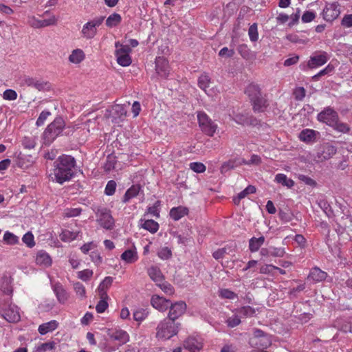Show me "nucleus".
<instances>
[{
  "mask_svg": "<svg viewBox=\"0 0 352 352\" xmlns=\"http://www.w3.org/2000/svg\"><path fill=\"white\" fill-rule=\"evenodd\" d=\"M75 166L76 160L71 155L59 156L54 162V168L50 177L53 182L62 184L74 176Z\"/></svg>",
  "mask_w": 352,
  "mask_h": 352,
  "instance_id": "1",
  "label": "nucleus"
},
{
  "mask_svg": "<svg viewBox=\"0 0 352 352\" xmlns=\"http://www.w3.org/2000/svg\"><path fill=\"white\" fill-rule=\"evenodd\" d=\"M181 324L168 318H164L159 322L156 327L155 337L159 340H168L176 336Z\"/></svg>",
  "mask_w": 352,
  "mask_h": 352,
  "instance_id": "2",
  "label": "nucleus"
},
{
  "mask_svg": "<svg viewBox=\"0 0 352 352\" xmlns=\"http://www.w3.org/2000/svg\"><path fill=\"white\" fill-rule=\"evenodd\" d=\"M65 121L60 117H57L51 122L43 132V136L45 144H50L62 133L65 127Z\"/></svg>",
  "mask_w": 352,
  "mask_h": 352,
  "instance_id": "3",
  "label": "nucleus"
},
{
  "mask_svg": "<svg viewBox=\"0 0 352 352\" xmlns=\"http://www.w3.org/2000/svg\"><path fill=\"white\" fill-rule=\"evenodd\" d=\"M104 20V16H100L86 22L80 31L81 36L86 40L94 38L98 34V28L102 24Z\"/></svg>",
  "mask_w": 352,
  "mask_h": 352,
  "instance_id": "4",
  "label": "nucleus"
},
{
  "mask_svg": "<svg viewBox=\"0 0 352 352\" xmlns=\"http://www.w3.org/2000/svg\"><path fill=\"white\" fill-rule=\"evenodd\" d=\"M96 221L104 229L111 230L115 226V220L109 209L104 207L98 208L96 212Z\"/></svg>",
  "mask_w": 352,
  "mask_h": 352,
  "instance_id": "5",
  "label": "nucleus"
},
{
  "mask_svg": "<svg viewBox=\"0 0 352 352\" xmlns=\"http://www.w3.org/2000/svg\"><path fill=\"white\" fill-rule=\"evenodd\" d=\"M16 84L21 87H33L38 91H43L48 88V82L37 78H33L27 75L19 76L16 80Z\"/></svg>",
  "mask_w": 352,
  "mask_h": 352,
  "instance_id": "6",
  "label": "nucleus"
},
{
  "mask_svg": "<svg viewBox=\"0 0 352 352\" xmlns=\"http://www.w3.org/2000/svg\"><path fill=\"white\" fill-rule=\"evenodd\" d=\"M127 111L122 104H115L106 110L104 118L111 122L119 124L126 117Z\"/></svg>",
  "mask_w": 352,
  "mask_h": 352,
  "instance_id": "7",
  "label": "nucleus"
},
{
  "mask_svg": "<svg viewBox=\"0 0 352 352\" xmlns=\"http://www.w3.org/2000/svg\"><path fill=\"white\" fill-rule=\"evenodd\" d=\"M197 119L202 131L208 136H213L217 128V124L204 111L198 112Z\"/></svg>",
  "mask_w": 352,
  "mask_h": 352,
  "instance_id": "8",
  "label": "nucleus"
},
{
  "mask_svg": "<svg viewBox=\"0 0 352 352\" xmlns=\"http://www.w3.org/2000/svg\"><path fill=\"white\" fill-rule=\"evenodd\" d=\"M339 116L336 111L331 107H327L317 115V120L322 123L332 127L338 120Z\"/></svg>",
  "mask_w": 352,
  "mask_h": 352,
  "instance_id": "9",
  "label": "nucleus"
},
{
  "mask_svg": "<svg viewBox=\"0 0 352 352\" xmlns=\"http://www.w3.org/2000/svg\"><path fill=\"white\" fill-rule=\"evenodd\" d=\"M336 148L330 144L329 143H325L320 146L316 152L315 155V160L318 162H322L330 158H331L336 153Z\"/></svg>",
  "mask_w": 352,
  "mask_h": 352,
  "instance_id": "10",
  "label": "nucleus"
},
{
  "mask_svg": "<svg viewBox=\"0 0 352 352\" xmlns=\"http://www.w3.org/2000/svg\"><path fill=\"white\" fill-rule=\"evenodd\" d=\"M329 55L327 52L320 51L318 54H314L310 56L307 62V67L310 69H315L324 65L329 60Z\"/></svg>",
  "mask_w": 352,
  "mask_h": 352,
  "instance_id": "11",
  "label": "nucleus"
},
{
  "mask_svg": "<svg viewBox=\"0 0 352 352\" xmlns=\"http://www.w3.org/2000/svg\"><path fill=\"white\" fill-rule=\"evenodd\" d=\"M2 309L3 311V317L7 321L9 322L19 321L21 316L17 306L12 303L8 305H4Z\"/></svg>",
  "mask_w": 352,
  "mask_h": 352,
  "instance_id": "12",
  "label": "nucleus"
},
{
  "mask_svg": "<svg viewBox=\"0 0 352 352\" xmlns=\"http://www.w3.org/2000/svg\"><path fill=\"white\" fill-rule=\"evenodd\" d=\"M170 310L166 318L175 321L182 316L186 310V304L184 301L176 302L174 304H170L169 307Z\"/></svg>",
  "mask_w": 352,
  "mask_h": 352,
  "instance_id": "13",
  "label": "nucleus"
},
{
  "mask_svg": "<svg viewBox=\"0 0 352 352\" xmlns=\"http://www.w3.org/2000/svg\"><path fill=\"white\" fill-rule=\"evenodd\" d=\"M28 24L34 28H41L55 25L56 19L54 16L46 19H39L34 16H29L27 21Z\"/></svg>",
  "mask_w": 352,
  "mask_h": 352,
  "instance_id": "14",
  "label": "nucleus"
},
{
  "mask_svg": "<svg viewBox=\"0 0 352 352\" xmlns=\"http://www.w3.org/2000/svg\"><path fill=\"white\" fill-rule=\"evenodd\" d=\"M340 14L339 5L336 3L327 4L323 9L322 16L326 21L332 22Z\"/></svg>",
  "mask_w": 352,
  "mask_h": 352,
  "instance_id": "15",
  "label": "nucleus"
},
{
  "mask_svg": "<svg viewBox=\"0 0 352 352\" xmlns=\"http://www.w3.org/2000/svg\"><path fill=\"white\" fill-rule=\"evenodd\" d=\"M155 70L160 76L166 78L170 74L168 61L164 57H157L155 58Z\"/></svg>",
  "mask_w": 352,
  "mask_h": 352,
  "instance_id": "16",
  "label": "nucleus"
},
{
  "mask_svg": "<svg viewBox=\"0 0 352 352\" xmlns=\"http://www.w3.org/2000/svg\"><path fill=\"white\" fill-rule=\"evenodd\" d=\"M170 300L157 295H154L151 298V303L152 306L159 311H165L170 306Z\"/></svg>",
  "mask_w": 352,
  "mask_h": 352,
  "instance_id": "17",
  "label": "nucleus"
},
{
  "mask_svg": "<svg viewBox=\"0 0 352 352\" xmlns=\"http://www.w3.org/2000/svg\"><path fill=\"white\" fill-rule=\"evenodd\" d=\"M184 346L191 352H197L202 348L203 343L201 338L191 336L184 341Z\"/></svg>",
  "mask_w": 352,
  "mask_h": 352,
  "instance_id": "18",
  "label": "nucleus"
},
{
  "mask_svg": "<svg viewBox=\"0 0 352 352\" xmlns=\"http://www.w3.org/2000/svg\"><path fill=\"white\" fill-rule=\"evenodd\" d=\"M327 277V273L322 271L318 267L311 269L308 275V280H311L314 283H320L324 280Z\"/></svg>",
  "mask_w": 352,
  "mask_h": 352,
  "instance_id": "19",
  "label": "nucleus"
},
{
  "mask_svg": "<svg viewBox=\"0 0 352 352\" xmlns=\"http://www.w3.org/2000/svg\"><path fill=\"white\" fill-rule=\"evenodd\" d=\"M251 102L255 112H263L268 107L267 100L265 98V96H263V94L252 99Z\"/></svg>",
  "mask_w": 352,
  "mask_h": 352,
  "instance_id": "20",
  "label": "nucleus"
},
{
  "mask_svg": "<svg viewBox=\"0 0 352 352\" xmlns=\"http://www.w3.org/2000/svg\"><path fill=\"white\" fill-rule=\"evenodd\" d=\"M110 338L119 342L120 344H126L129 341V336L126 331L122 329H116L109 333Z\"/></svg>",
  "mask_w": 352,
  "mask_h": 352,
  "instance_id": "21",
  "label": "nucleus"
},
{
  "mask_svg": "<svg viewBox=\"0 0 352 352\" xmlns=\"http://www.w3.org/2000/svg\"><path fill=\"white\" fill-rule=\"evenodd\" d=\"M52 289L56 294L58 301L60 304H65L69 298V294L63 286L60 283H58L53 285Z\"/></svg>",
  "mask_w": 352,
  "mask_h": 352,
  "instance_id": "22",
  "label": "nucleus"
},
{
  "mask_svg": "<svg viewBox=\"0 0 352 352\" xmlns=\"http://www.w3.org/2000/svg\"><path fill=\"white\" fill-rule=\"evenodd\" d=\"M189 210L188 208L182 206L173 207L170 209L169 215L174 221H179L182 217L188 215Z\"/></svg>",
  "mask_w": 352,
  "mask_h": 352,
  "instance_id": "23",
  "label": "nucleus"
},
{
  "mask_svg": "<svg viewBox=\"0 0 352 352\" xmlns=\"http://www.w3.org/2000/svg\"><path fill=\"white\" fill-rule=\"evenodd\" d=\"M36 263L43 267H48L51 266L52 261L50 256L46 252L40 250L36 254Z\"/></svg>",
  "mask_w": 352,
  "mask_h": 352,
  "instance_id": "24",
  "label": "nucleus"
},
{
  "mask_svg": "<svg viewBox=\"0 0 352 352\" xmlns=\"http://www.w3.org/2000/svg\"><path fill=\"white\" fill-rule=\"evenodd\" d=\"M140 226L150 232L151 234L156 233L160 228L159 223L153 219H141L139 221Z\"/></svg>",
  "mask_w": 352,
  "mask_h": 352,
  "instance_id": "25",
  "label": "nucleus"
},
{
  "mask_svg": "<svg viewBox=\"0 0 352 352\" xmlns=\"http://www.w3.org/2000/svg\"><path fill=\"white\" fill-rule=\"evenodd\" d=\"M148 275L151 279L154 281L156 285L160 284L164 280V276L162 274L160 269L157 266H151L148 269Z\"/></svg>",
  "mask_w": 352,
  "mask_h": 352,
  "instance_id": "26",
  "label": "nucleus"
},
{
  "mask_svg": "<svg viewBox=\"0 0 352 352\" xmlns=\"http://www.w3.org/2000/svg\"><path fill=\"white\" fill-rule=\"evenodd\" d=\"M113 283V278L111 276H107L104 278V280L99 285L98 290V294L100 296V298H107V291L108 288Z\"/></svg>",
  "mask_w": 352,
  "mask_h": 352,
  "instance_id": "27",
  "label": "nucleus"
},
{
  "mask_svg": "<svg viewBox=\"0 0 352 352\" xmlns=\"http://www.w3.org/2000/svg\"><path fill=\"white\" fill-rule=\"evenodd\" d=\"M122 261L127 263H133L138 259V252L135 248L125 250L120 256Z\"/></svg>",
  "mask_w": 352,
  "mask_h": 352,
  "instance_id": "28",
  "label": "nucleus"
},
{
  "mask_svg": "<svg viewBox=\"0 0 352 352\" xmlns=\"http://www.w3.org/2000/svg\"><path fill=\"white\" fill-rule=\"evenodd\" d=\"M85 58V54L81 49H75L72 51L69 56V61L73 64H79Z\"/></svg>",
  "mask_w": 352,
  "mask_h": 352,
  "instance_id": "29",
  "label": "nucleus"
},
{
  "mask_svg": "<svg viewBox=\"0 0 352 352\" xmlns=\"http://www.w3.org/2000/svg\"><path fill=\"white\" fill-rule=\"evenodd\" d=\"M245 94L248 96L251 101L252 99H254L262 94V92L259 85L252 82L247 86L245 90Z\"/></svg>",
  "mask_w": 352,
  "mask_h": 352,
  "instance_id": "30",
  "label": "nucleus"
},
{
  "mask_svg": "<svg viewBox=\"0 0 352 352\" xmlns=\"http://www.w3.org/2000/svg\"><path fill=\"white\" fill-rule=\"evenodd\" d=\"M141 189V187L138 184L132 185L125 192L122 198L123 203H127L132 198L136 197Z\"/></svg>",
  "mask_w": 352,
  "mask_h": 352,
  "instance_id": "31",
  "label": "nucleus"
},
{
  "mask_svg": "<svg viewBox=\"0 0 352 352\" xmlns=\"http://www.w3.org/2000/svg\"><path fill=\"white\" fill-rule=\"evenodd\" d=\"M298 138L300 141L310 143L315 140L316 139V131L312 129H303L298 135Z\"/></svg>",
  "mask_w": 352,
  "mask_h": 352,
  "instance_id": "32",
  "label": "nucleus"
},
{
  "mask_svg": "<svg viewBox=\"0 0 352 352\" xmlns=\"http://www.w3.org/2000/svg\"><path fill=\"white\" fill-rule=\"evenodd\" d=\"M58 323L56 320H52L50 322L43 323L38 327V331L40 334L45 335L46 333L55 330L58 327Z\"/></svg>",
  "mask_w": 352,
  "mask_h": 352,
  "instance_id": "33",
  "label": "nucleus"
},
{
  "mask_svg": "<svg viewBox=\"0 0 352 352\" xmlns=\"http://www.w3.org/2000/svg\"><path fill=\"white\" fill-rule=\"evenodd\" d=\"M254 192H256V188L254 186L249 185L236 197H233V202L235 205H239L241 199L246 197L248 195L253 194Z\"/></svg>",
  "mask_w": 352,
  "mask_h": 352,
  "instance_id": "34",
  "label": "nucleus"
},
{
  "mask_svg": "<svg viewBox=\"0 0 352 352\" xmlns=\"http://www.w3.org/2000/svg\"><path fill=\"white\" fill-rule=\"evenodd\" d=\"M265 242V237L260 236L258 238L252 237L249 241V248L252 252H257Z\"/></svg>",
  "mask_w": 352,
  "mask_h": 352,
  "instance_id": "35",
  "label": "nucleus"
},
{
  "mask_svg": "<svg viewBox=\"0 0 352 352\" xmlns=\"http://www.w3.org/2000/svg\"><path fill=\"white\" fill-rule=\"evenodd\" d=\"M274 181L284 186H287L289 188H291L294 186V182L292 179H289L286 175L283 173L277 174L275 176Z\"/></svg>",
  "mask_w": 352,
  "mask_h": 352,
  "instance_id": "36",
  "label": "nucleus"
},
{
  "mask_svg": "<svg viewBox=\"0 0 352 352\" xmlns=\"http://www.w3.org/2000/svg\"><path fill=\"white\" fill-rule=\"evenodd\" d=\"M122 21V17L120 14L113 13L106 19V25L108 28H113L118 26Z\"/></svg>",
  "mask_w": 352,
  "mask_h": 352,
  "instance_id": "37",
  "label": "nucleus"
},
{
  "mask_svg": "<svg viewBox=\"0 0 352 352\" xmlns=\"http://www.w3.org/2000/svg\"><path fill=\"white\" fill-rule=\"evenodd\" d=\"M78 232H72L68 230H65L60 234L59 237L63 242H71L78 237Z\"/></svg>",
  "mask_w": 352,
  "mask_h": 352,
  "instance_id": "38",
  "label": "nucleus"
},
{
  "mask_svg": "<svg viewBox=\"0 0 352 352\" xmlns=\"http://www.w3.org/2000/svg\"><path fill=\"white\" fill-rule=\"evenodd\" d=\"M3 241L6 244L12 245L19 243V237L9 231L4 233Z\"/></svg>",
  "mask_w": 352,
  "mask_h": 352,
  "instance_id": "39",
  "label": "nucleus"
},
{
  "mask_svg": "<svg viewBox=\"0 0 352 352\" xmlns=\"http://www.w3.org/2000/svg\"><path fill=\"white\" fill-rule=\"evenodd\" d=\"M331 128L335 131L342 133H348L350 131V126L349 124L340 122L339 119L335 122V124H333Z\"/></svg>",
  "mask_w": 352,
  "mask_h": 352,
  "instance_id": "40",
  "label": "nucleus"
},
{
  "mask_svg": "<svg viewBox=\"0 0 352 352\" xmlns=\"http://www.w3.org/2000/svg\"><path fill=\"white\" fill-rule=\"evenodd\" d=\"M117 58L118 63L123 67H127L131 63V58L129 54H115Z\"/></svg>",
  "mask_w": 352,
  "mask_h": 352,
  "instance_id": "41",
  "label": "nucleus"
},
{
  "mask_svg": "<svg viewBox=\"0 0 352 352\" xmlns=\"http://www.w3.org/2000/svg\"><path fill=\"white\" fill-rule=\"evenodd\" d=\"M219 296L223 299L233 300L237 298V294L228 289H221L219 291Z\"/></svg>",
  "mask_w": 352,
  "mask_h": 352,
  "instance_id": "42",
  "label": "nucleus"
},
{
  "mask_svg": "<svg viewBox=\"0 0 352 352\" xmlns=\"http://www.w3.org/2000/svg\"><path fill=\"white\" fill-rule=\"evenodd\" d=\"M255 344L254 345L256 346L258 348L266 349L270 346L272 344V340L269 335L266 336H263L258 340H256Z\"/></svg>",
  "mask_w": 352,
  "mask_h": 352,
  "instance_id": "43",
  "label": "nucleus"
},
{
  "mask_svg": "<svg viewBox=\"0 0 352 352\" xmlns=\"http://www.w3.org/2000/svg\"><path fill=\"white\" fill-rule=\"evenodd\" d=\"M74 289L76 295L78 296L80 299H85L86 298V289L81 283H75L74 284Z\"/></svg>",
  "mask_w": 352,
  "mask_h": 352,
  "instance_id": "44",
  "label": "nucleus"
},
{
  "mask_svg": "<svg viewBox=\"0 0 352 352\" xmlns=\"http://www.w3.org/2000/svg\"><path fill=\"white\" fill-rule=\"evenodd\" d=\"M210 83V78L208 74H202L199 76L198 79V85L199 87L206 91V89L209 87Z\"/></svg>",
  "mask_w": 352,
  "mask_h": 352,
  "instance_id": "45",
  "label": "nucleus"
},
{
  "mask_svg": "<svg viewBox=\"0 0 352 352\" xmlns=\"http://www.w3.org/2000/svg\"><path fill=\"white\" fill-rule=\"evenodd\" d=\"M276 266L271 264H265L260 267L259 273L274 276L275 274Z\"/></svg>",
  "mask_w": 352,
  "mask_h": 352,
  "instance_id": "46",
  "label": "nucleus"
},
{
  "mask_svg": "<svg viewBox=\"0 0 352 352\" xmlns=\"http://www.w3.org/2000/svg\"><path fill=\"white\" fill-rule=\"evenodd\" d=\"M236 311L244 317H252L255 314V309L250 306H243L238 309Z\"/></svg>",
  "mask_w": 352,
  "mask_h": 352,
  "instance_id": "47",
  "label": "nucleus"
},
{
  "mask_svg": "<svg viewBox=\"0 0 352 352\" xmlns=\"http://www.w3.org/2000/svg\"><path fill=\"white\" fill-rule=\"evenodd\" d=\"M250 39L252 42H256L258 39V27L256 23L251 25L248 30Z\"/></svg>",
  "mask_w": 352,
  "mask_h": 352,
  "instance_id": "48",
  "label": "nucleus"
},
{
  "mask_svg": "<svg viewBox=\"0 0 352 352\" xmlns=\"http://www.w3.org/2000/svg\"><path fill=\"white\" fill-rule=\"evenodd\" d=\"M115 47L116 48L115 54H129L131 52L130 46L122 45L119 41L116 42Z\"/></svg>",
  "mask_w": 352,
  "mask_h": 352,
  "instance_id": "49",
  "label": "nucleus"
},
{
  "mask_svg": "<svg viewBox=\"0 0 352 352\" xmlns=\"http://www.w3.org/2000/svg\"><path fill=\"white\" fill-rule=\"evenodd\" d=\"M22 241L30 248L35 245L34 237L31 232L25 233L22 237Z\"/></svg>",
  "mask_w": 352,
  "mask_h": 352,
  "instance_id": "50",
  "label": "nucleus"
},
{
  "mask_svg": "<svg viewBox=\"0 0 352 352\" xmlns=\"http://www.w3.org/2000/svg\"><path fill=\"white\" fill-rule=\"evenodd\" d=\"M22 144L25 148H34L36 145L35 138L33 136H25L22 140Z\"/></svg>",
  "mask_w": 352,
  "mask_h": 352,
  "instance_id": "51",
  "label": "nucleus"
},
{
  "mask_svg": "<svg viewBox=\"0 0 352 352\" xmlns=\"http://www.w3.org/2000/svg\"><path fill=\"white\" fill-rule=\"evenodd\" d=\"M54 348H55V343L54 342H45L38 346L36 352L52 351Z\"/></svg>",
  "mask_w": 352,
  "mask_h": 352,
  "instance_id": "52",
  "label": "nucleus"
},
{
  "mask_svg": "<svg viewBox=\"0 0 352 352\" xmlns=\"http://www.w3.org/2000/svg\"><path fill=\"white\" fill-rule=\"evenodd\" d=\"M82 212V209L80 208H67L64 210V216L65 217H75L79 216Z\"/></svg>",
  "mask_w": 352,
  "mask_h": 352,
  "instance_id": "53",
  "label": "nucleus"
},
{
  "mask_svg": "<svg viewBox=\"0 0 352 352\" xmlns=\"http://www.w3.org/2000/svg\"><path fill=\"white\" fill-rule=\"evenodd\" d=\"M157 256L163 260H168L172 256V251L169 248L164 247L158 251Z\"/></svg>",
  "mask_w": 352,
  "mask_h": 352,
  "instance_id": "54",
  "label": "nucleus"
},
{
  "mask_svg": "<svg viewBox=\"0 0 352 352\" xmlns=\"http://www.w3.org/2000/svg\"><path fill=\"white\" fill-rule=\"evenodd\" d=\"M148 315V312L143 309H140L133 312V316L135 321L141 322L144 320Z\"/></svg>",
  "mask_w": 352,
  "mask_h": 352,
  "instance_id": "55",
  "label": "nucleus"
},
{
  "mask_svg": "<svg viewBox=\"0 0 352 352\" xmlns=\"http://www.w3.org/2000/svg\"><path fill=\"white\" fill-rule=\"evenodd\" d=\"M158 287L161 288V289L167 294L171 295L174 293L173 287L168 282L164 281V280L160 283V284L157 285Z\"/></svg>",
  "mask_w": 352,
  "mask_h": 352,
  "instance_id": "56",
  "label": "nucleus"
},
{
  "mask_svg": "<svg viewBox=\"0 0 352 352\" xmlns=\"http://www.w3.org/2000/svg\"><path fill=\"white\" fill-rule=\"evenodd\" d=\"M116 186L117 184L114 180L109 181L106 185L104 193L109 196L113 195L116 192Z\"/></svg>",
  "mask_w": 352,
  "mask_h": 352,
  "instance_id": "57",
  "label": "nucleus"
},
{
  "mask_svg": "<svg viewBox=\"0 0 352 352\" xmlns=\"http://www.w3.org/2000/svg\"><path fill=\"white\" fill-rule=\"evenodd\" d=\"M93 274L94 273L91 270L85 269L78 272V278L83 281H87L91 278Z\"/></svg>",
  "mask_w": 352,
  "mask_h": 352,
  "instance_id": "58",
  "label": "nucleus"
},
{
  "mask_svg": "<svg viewBox=\"0 0 352 352\" xmlns=\"http://www.w3.org/2000/svg\"><path fill=\"white\" fill-rule=\"evenodd\" d=\"M285 254V250L283 248H270V255L274 257H283Z\"/></svg>",
  "mask_w": 352,
  "mask_h": 352,
  "instance_id": "59",
  "label": "nucleus"
},
{
  "mask_svg": "<svg viewBox=\"0 0 352 352\" xmlns=\"http://www.w3.org/2000/svg\"><path fill=\"white\" fill-rule=\"evenodd\" d=\"M239 166L238 164V160L236 159H232L228 160V162H226L223 164L221 166V170H227L229 169H233L236 167Z\"/></svg>",
  "mask_w": 352,
  "mask_h": 352,
  "instance_id": "60",
  "label": "nucleus"
},
{
  "mask_svg": "<svg viewBox=\"0 0 352 352\" xmlns=\"http://www.w3.org/2000/svg\"><path fill=\"white\" fill-rule=\"evenodd\" d=\"M160 201H156L155 203L151 207H148L147 209L148 213L152 214L153 217L157 218L160 217V210L159 208L160 206Z\"/></svg>",
  "mask_w": 352,
  "mask_h": 352,
  "instance_id": "61",
  "label": "nucleus"
},
{
  "mask_svg": "<svg viewBox=\"0 0 352 352\" xmlns=\"http://www.w3.org/2000/svg\"><path fill=\"white\" fill-rule=\"evenodd\" d=\"M190 168L195 173H202L206 171V166L201 162H191Z\"/></svg>",
  "mask_w": 352,
  "mask_h": 352,
  "instance_id": "62",
  "label": "nucleus"
},
{
  "mask_svg": "<svg viewBox=\"0 0 352 352\" xmlns=\"http://www.w3.org/2000/svg\"><path fill=\"white\" fill-rule=\"evenodd\" d=\"M241 323V319L239 316L234 315L231 317H229L226 320V324L230 328H234Z\"/></svg>",
  "mask_w": 352,
  "mask_h": 352,
  "instance_id": "63",
  "label": "nucleus"
},
{
  "mask_svg": "<svg viewBox=\"0 0 352 352\" xmlns=\"http://www.w3.org/2000/svg\"><path fill=\"white\" fill-rule=\"evenodd\" d=\"M294 98L296 100H302L306 95V90L304 87H296L293 92Z\"/></svg>",
  "mask_w": 352,
  "mask_h": 352,
  "instance_id": "64",
  "label": "nucleus"
}]
</instances>
